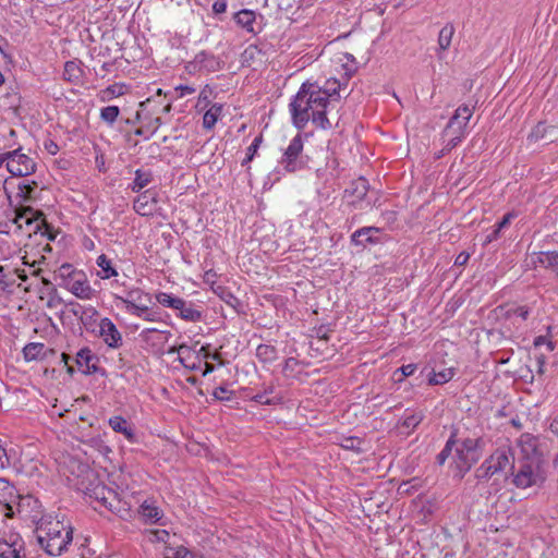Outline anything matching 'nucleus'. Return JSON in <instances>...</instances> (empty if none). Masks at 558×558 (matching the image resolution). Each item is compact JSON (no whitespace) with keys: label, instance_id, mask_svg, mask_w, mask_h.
Masks as SVG:
<instances>
[{"label":"nucleus","instance_id":"obj_1","mask_svg":"<svg viewBox=\"0 0 558 558\" xmlns=\"http://www.w3.org/2000/svg\"><path fill=\"white\" fill-rule=\"evenodd\" d=\"M325 92H320L315 83L302 84L290 104L293 122L298 129H304L308 121L316 126L327 130L332 126L328 118L329 105Z\"/></svg>","mask_w":558,"mask_h":558},{"label":"nucleus","instance_id":"obj_2","mask_svg":"<svg viewBox=\"0 0 558 558\" xmlns=\"http://www.w3.org/2000/svg\"><path fill=\"white\" fill-rule=\"evenodd\" d=\"M73 539V529L59 519H43L37 527V541L50 556L68 551Z\"/></svg>","mask_w":558,"mask_h":558},{"label":"nucleus","instance_id":"obj_3","mask_svg":"<svg viewBox=\"0 0 558 558\" xmlns=\"http://www.w3.org/2000/svg\"><path fill=\"white\" fill-rule=\"evenodd\" d=\"M511 475L517 488L539 487L546 480L545 461L543 458L517 459Z\"/></svg>","mask_w":558,"mask_h":558},{"label":"nucleus","instance_id":"obj_4","mask_svg":"<svg viewBox=\"0 0 558 558\" xmlns=\"http://www.w3.org/2000/svg\"><path fill=\"white\" fill-rule=\"evenodd\" d=\"M485 440L482 437L457 439L454 445L453 463L463 477L483 456Z\"/></svg>","mask_w":558,"mask_h":558},{"label":"nucleus","instance_id":"obj_5","mask_svg":"<svg viewBox=\"0 0 558 558\" xmlns=\"http://www.w3.org/2000/svg\"><path fill=\"white\" fill-rule=\"evenodd\" d=\"M515 459L509 446L498 447L483 463L475 470V477L478 481H488L493 475L506 473L514 468Z\"/></svg>","mask_w":558,"mask_h":558},{"label":"nucleus","instance_id":"obj_6","mask_svg":"<svg viewBox=\"0 0 558 558\" xmlns=\"http://www.w3.org/2000/svg\"><path fill=\"white\" fill-rule=\"evenodd\" d=\"M8 171L14 177H27L36 171V162L19 147L10 151Z\"/></svg>","mask_w":558,"mask_h":558},{"label":"nucleus","instance_id":"obj_7","mask_svg":"<svg viewBox=\"0 0 558 558\" xmlns=\"http://www.w3.org/2000/svg\"><path fill=\"white\" fill-rule=\"evenodd\" d=\"M14 217L12 222L16 225L17 229H22L20 218H25V225L31 226L36 223L34 232H40L41 234L48 233L49 226L44 218V214L39 210H35L31 206H21L14 210Z\"/></svg>","mask_w":558,"mask_h":558},{"label":"nucleus","instance_id":"obj_8","mask_svg":"<svg viewBox=\"0 0 558 558\" xmlns=\"http://www.w3.org/2000/svg\"><path fill=\"white\" fill-rule=\"evenodd\" d=\"M303 140L301 135L294 136L286 148L279 163L288 172H295L303 167Z\"/></svg>","mask_w":558,"mask_h":558},{"label":"nucleus","instance_id":"obj_9","mask_svg":"<svg viewBox=\"0 0 558 558\" xmlns=\"http://www.w3.org/2000/svg\"><path fill=\"white\" fill-rule=\"evenodd\" d=\"M117 299L124 304L125 310L132 315L137 312H145L147 305L151 304L150 295L138 288L132 289L126 292L125 296H117Z\"/></svg>","mask_w":558,"mask_h":558},{"label":"nucleus","instance_id":"obj_10","mask_svg":"<svg viewBox=\"0 0 558 558\" xmlns=\"http://www.w3.org/2000/svg\"><path fill=\"white\" fill-rule=\"evenodd\" d=\"M102 507L107 508L113 513H120L124 510L122 501L119 499L117 493L106 486L98 485L93 489L92 495Z\"/></svg>","mask_w":558,"mask_h":558},{"label":"nucleus","instance_id":"obj_11","mask_svg":"<svg viewBox=\"0 0 558 558\" xmlns=\"http://www.w3.org/2000/svg\"><path fill=\"white\" fill-rule=\"evenodd\" d=\"M20 498L17 489L8 480L0 477V504L5 508L7 518H13V506Z\"/></svg>","mask_w":558,"mask_h":558},{"label":"nucleus","instance_id":"obj_12","mask_svg":"<svg viewBox=\"0 0 558 558\" xmlns=\"http://www.w3.org/2000/svg\"><path fill=\"white\" fill-rule=\"evenodd\" d=\"M0 558H26L24 541L20 535L12 534L8 539H0Z\"/></svg>","mask_w":558,"mask_h":558},{"label":"nucleus","instance_id":"obj_13","mask_svg":"<svg viewBox=\"0 0 558 558\" xmlns=\"http://www.w3.org/2000/svg\"><path fill=\"white\" fill-rule=\"evenodd\" d=\"M157 194L147 190L135 198L133 208L141 216H151L157 211Z\"/></svg>","mask_w":558,"mask_h":558},{"label":"nucleus","instance_id":"obj_14","mask_svg":"<svg viewBox=\"0 0 558 558\" xmlns=\"http://www.w3.org/2000/svg\"><path fill=\"white\" fill-rule=\"evenodd\" d=\"M527 265L550 269L558 277V251L533 253L527 258Z\"/></svg>","mask_w":558,"mask_h":558},{"label":"nucleus","instance_id":"obj_15","mask_svg":"<svg viewBox=\"0 0 558 558\" xmlns=\"http://www.w3.org/2000/svg\"><path fill=\"white\" fill-rule=\"evenodd\" d=\"M99 335L110 348L117 349L122 344V336L109 318L100 320Z\"/></svg>","mask_w":558,"mask_h":558},{"label":"nucleus","instance_id":"obj_16","mask_svg":"<svg viewBox=\"0 0 558 558\" xmlns=\"http://www.w3.org/2000/svg\"><path fill=\"white\" fill-rule=\"evenodd\" d=\"M537 445L538 440L536 437L531 434H522L519 438L520 457L518 459L543 458Z\"/></svg>","mask_w":558,"mask_h":558},{"label":"nucleus","instance_id":"obj_17","mask_svg":"<svg viewBox=\"0 0 558 558\" xmlns=\"http://www.w3.org/2000/svg\"><path fill=\"white\" fill-rule=\"evenodd\" d=\"M473 114V108L468 105H461L454 111L447 124V132H451V129L459 128L460 131L465 132L466 125Z\"/></svg>","mask_w":558,"mask_h":558},{"label":"nucleus","instance_id":"obj_18","mask_svg":"<svg viewBox=\"0 0 558 558\" xmlns=\"http://www.w3.org/2000/svg\"><path fill=\"white\" fill-rule=\"evenodd\" d=\"M146 113H148V119L142 121L144 124L143 126L136 129L134 131V134L137 136H145L148 138L149 136L154 135L159 126L161 125V118L160 117H153L155 113H157L156 109H150L149 107L146 109Z\"/></svg>","mask_w":558,"mask_h":558},{"label":"nucleus","instance_id":"obj_19","mask_svg":"<svg viewBox=\"0 0 558 558\" xmlns=\"http://www.w3.org/2000/svg\"><path fill=\"white\" fill-rule=\"evenodd\" d=\"M97 357L93 354L92 350L87 347L82 348L75 357V363L78 369L84 374H92L97 371V367L94 363Z\"/></svg>","mask_w":558,"mask_h":558},{"label":"nucleus","instance_id":"obj_20","mask_svg":"<svg viewBox=\"0 0 558 558\" xmlns=\"http://www.w3.org/2000/svg\"><path fill=\"white\" fill-rule=\"evenodd\" d=\"M38 183L35 180H23L17 184L16 198L21 203H33L37 198Z\"/></svg>","mask_w":558,"mask_h":558},{"label":"nucleus","instance_id":"obj_21","mask_svg":"<svg viewBox=\"0 0 558 558\" xmlns=\"http://www.w3.org/2000/svg\"><path fill=\"white\" fill-rule=\"evenodd\" d=\"M180 303L181 304L178 305L175 311L179 312L178 315L182 319H184L186 322H192V323L202 320L203 314H202V310L199 308V306L193 304L192 302H187L183 299H181Z\"/></svg>","mask_w":558,"mask_h":558},{"label":"nucleus","instance_id":"obj_22","mask_svg":"<svg viewBox=\"0 0 558 558\" xmlns=\"http://www.w3.org/2000/svg\"><path fill=\"white\" fill-rule=\"evenodd\" d=\"M555 131V126L546 125L545 123L539 122L533 128L527 136V140L530 142L545 141V143H553L556 140L553 134Z\"/></svg>","mask_w":558,"mask_h":558},{"label":"nucleus","instance_id":"obj_23","mask_svg":"<svg viewBox=\"0 0 558 558\" xmlns=\"http://www.w3.org/2000/svg\"><path fill=\"white\" fill-rule=\"evenodd\" d=\"M233 20L235 21L238 26L242 27L246 32L256 33L254 27L256 22L255 11L243 9L233 15Z\"/></svg>","mask_w":558,"mask_h":558},{"label":"nucleus","instance_id":"obj_24","mask_svg":"<svg viewBox=\"0 0 558 558\" xmlns=\"http://www.w3.org/2000/svg\"><path fill=\"white\" fill-rule=\"evenodd\" d=\"M109 426L116 432L123 434L125 438L134 442L135 441V433L129 422L122 416H112L109 418Z\"/></svg>","mask_w":558,"mask_h":558},{"label":"nucleus","instance_id":"obj_25","mask_svg":"<svg viewBox=\"0 0 558 558\" xmlns=\"http://www.w3.org/2000/svg\"><path fill=\"white\" fill-rule=\"evenodd\" d=\"M425 414L423 411H413L405 415L404 418L399 423V428L402 434L410 435L418 424L424 420Z\"/></svg>","mask_w":558,"mask_h":558},{"label":"nucleus","instance_id":"obj_26","mask_svg":"<svg viewBox=\"0 0 558 558\" xmlns=\"http://www.w3.org/2000/svg\"><path fill=\"white\" fill-rule=\"evenodd\" d=\"M173 352H177L179 354V361L184 367L190 368L192 371L198 369L201 367V364H202L201 359H197V363L196 362L189 363V360L192 355V350L189 345L181 344L178 348H175V347L171 348L169 350V353H173Z\"/></svg>","mask_w":558,"mask_h":558},{"label":"nucleus","instance_id":"obj_27","mask_svg":"<svg viewBox=\"0 0 558 558\" xmlns=\"http://www.w3.org/2000/svg\"><path fill=\"white\" fill-rule=\"evenodd\" d=\"M531 310L527 305H507L500 307L506 318H520L523 322L530 317Z\"/></svg>","mask_w":558,"mask_h":558},{"label":"nucleus","instance_id":"obj_28","mask_svg":"<svg viewBox=\"0 0 558 558\" xmlns=\"http://www.w3.org/2000/svg\"><path fill=\"white\" fill-rule=\"evenodd\" d=\"M368 181L364 178H359L352 181L350 187L345 190V193L355 197L356 201H363L368 192Z\"/></svg>","mask_w":558,"mask_h":558},{"label":"nucleus","instance_id":"obj_29","mask_svg":"<svg viewBox=\"0 0 558 558\" xmlns=\"http://www.w3.org/2000/svg\"><path fill=\"white\" fill-rule=\"evenodd\" d=\"M69 290L78 299L90 300L93 298V289L88 284L87 280L76 279L74 280Z\"/></svg>","mask_w":558,"mask_h":558},{"label":"nucleus","instance_id":"obj_30","mask_svg":"<svg viewBox=\"0 0 558 558\" xmlns=\"http://www.w3.org/2000/svg\"><path fill=\"white\" fill-rule=\"evenodd\" d=\"M83 75V71L75 60L66 61L63 70V78L70 83L77 84Z\"/></svg>","mask_w":558,"mask_h":558},{"label":"nucleus","instance_id":"obj_31","mask_svg":"<svg viewBox=\"0 0 558 558\" xmlns=\"http://www.w3.org/2000/svg\"><path fill=\"white\" fill-rule=\"evenodd\" d=\"M140 513L146 522L155 523L160 520V509L148 500H145L140 507Z\"/></svg>","mask_w":558,"mask_h":558},{"label":"nucleus","instance_id":"obj_32","mask_svg":"<svg viewBox=\"0 0 558 558\" xmlns=\"http://www.w3.org/2000/svg\"><path fill=\"white\" fill-rule=\"evenodd\" d=\"M379 231L378 228H375V227H364V228H361L359 230H356L352 236H351V241L355 244V245H365V243H373L374 240L372 238V233H377Z\"/></svg>","mask_w":558,"mask_h":558},{"label":"nucleus","instance_id":"obj_33","mask_svg":"<svg viewBox=\"0 0 558 558\" xmlns=\"http://www.w3.org/2000/svg\"><path fill=\"white\" fill-rule=\"evenodd\" d=\"M222 113V106L214 104L206 110L203 117V126L207 130H211L217 123L218 119Z\"/></svg>","mask_w":558,"mask_h":558},{"label":"nucleus","instance_id":"obj_34","mask_svg":"<svg viewBox=\"0 0 558 558\" xmlns=\"http://www.w3.org/2000/svg\"><path fill=\"white\" fill-rule=\"evenodd\" d=\"M153 181V173L149 170L137 169L135 178L132 183V191L140 192L142 189L149 185Z\"/></svg>","mask_w":558,"mask_h":558},{"label":"nucleus","instance_id":"obj_35","mask_svg":"<svg viewBox=\"0 0 558 558\" xmlns=\"http://www.w3.org/2000/svg\"><path fill=\"white\" fill-rule=\"evenodd\" d=\"M454 26L451 23H447L439 32L438 45L440 50H447L454 34Z\"/></svg>","mask_w":558,"mask_h":558},{"label":"nucleus","instance_id":"obj_36","mask_svg":"<svg viewBox=\"0 0 558 558\" xmlns=\"http://www.w3.org/2000/svg\"><path fill=\"white\" fill-rule=\"evenodd\" d=\"M256 356L263 363H270L277 359V349L270 344H259L256 349Z\"/></svg>","mask_w":558,"mask_h":558},{"label":"nucleus","instance_id":"obj_37","mask_svg":"<svg viewBox=\"0 0 558 558\" xmlns=\"http://www.w3.org/2000/svg\"><path fill=\"white\" fill-rule=\"evenodd\" d=\"M274 386L267 387L263 392L255 395L252 400L260 404H275L281 400L277 395H274Z\"/></svg>","mask_w":558,"mask_h":558},{"label":"nucleus","instance_id":"obj_38","mask_svg":"<svg viewBox=\"0 0 558 558\" xmlns=\"http://www.w3.org/2000/svg\"><path fill=\"white\" fill-rule=\"evenodd\" d=\"M465 132L460 131L459 128L451 129V132H447V128L444 131V137L447 138V143L445 145L444 150H451L454 148L461 140L464 137Z\"/></svg>","mask_w":558,"mask_h":558},{"label":"nucleus","instance_id":"obj_39","mask_svg":"<svg viewBox=\"0 0 558 558\" xmlns=\"http://www.w3.org/2000/svg\"><path fill=\"white\" fill-rule=\"evenodd\" d=\"M44 343L32 342L24 347L23 354L26 361H33L44 355Z\"/></svg>","mask_w":558,"mask_h":558},{"label":"nucleus","instance_id":"obj_40","mask_svg":"<svg viewBox=\"0 0 558 558\" xmlns=\"http://www.w3.org/2000/svg\"><path fill=\"white\" fill-rule=\"evenodd\" d=\"M149 543H162L165 546L170 543V533L166 530H147L145 532Z\"/></svg>","mask_w":558,"mask_h":558},{"label":"nucleus","instance_id":"obj_41","mask_svg":"<svg viewBox=\"0 0 558 558\" xmlns=\"http://www.w3.org/2000/svg\"><path fill=\"white\" fill-rule=\"evenodd\" d=\"M97 265L101 268L102 279H109L111 277L118 276V271L111 266L110 259L105 254L98 256Z\"/></svg>","mask_w":558,"mask_h":558},{"label":"nucleus","instance_id":"obj_42","mask_svg":"<svg viewBox=\"0 0 558 558\" xmlns=\"http://www.w3.org/2000/svg\"><path fill=\"white\" fill-rule=\"evenodd\" d=\"M457 442L456 433H452L447 440L444 449L437 454L436 461L439 465H444L447 459L452 454V450Z\"/></svg>","mask_w":558,"mask_h":558},{"label":"nucleus","instance_id":"obj_43","mask_svg":"<svg viewBox=\"0 0 558 558\" xmlns=\"http://www.w3.org/2000/svg\"><path fill=\"white\" fill-rule=\"evenodd\" d=\"M453 377V369L452 368H446L440 372H434L429 378L428 384L429 385H442L448 383Z\"/></svg>","mask_w":558,"mask_h":558},{"label":"nucleus","instance_id":"obj_44","mask_svg":"<svg viewBox=\"0 0 558 558\" xmlns=\"http://www.w3.org/2000/svg\"><path fill=\"white\" fill-rule=\"evenodd\" d=\"M69 306H71L70 312L77 317L84 325H86L85 316H87L88 313H90V317L97 314L96 310L93 307L84 308L81 304L76 302H70Z\"/></svg>","mask_w":558,"mask_h":558},{"label":"nucleus","instance_id":"obj_45","mask_svg":"<svg viewBox=\"0 0 558 558\" xmlns=\"http://www.w3.org/2000/svg\"><path fill=\"white\" fill-rule=\"evenodd\" d=\"M320 92L326 93L327 97V104L329 106H332L333 102V96L337 95L338 90L340 89V83L336 80H328L323 87L319 86Z\"/></svg>","mask_w":558,"mask_h":558},{"label":"nucleus","instance_id":"obj_46","mask_svg":"<svg viewBox=\"0 0 558 558\" xmlns=\"http://www.w3.org/2000/svg\"><path fill=\"white\" fill-rule=\"evenodd\" d=\"M155 100L153 98H147L144 101L140 102V110L136 111L134 119H128L125 122L128 124H135L137 122L144 121L148 119V113H146V109L153 104Z\"/></svg>","mask_w":558,"mask_h":558},{"label":"nucleus","instance_id":"obj_47","mask_svg":"<svg viewBox=\"0 0 558 558\" xmlns=\"http://www.w3.org/2000/svg\"><path fill=\"white\" fill-rule=\"evenodd\" d=\"M156 300L159 304H161L165 307H169L172 310H177L178 305L181 304V298L173 296L170 293L160 292L156 295Z\"/></svg>","mask_w":558,"mask_h":558},{"label":"nucleus","instance_id":"obj_48","mask_svg":"<svg viewBox=\"0 0 558 558\" xmlns=\"http://www.w3.org/2000/svg\"><path fill=\"white\" fill-rule=\"evenodd\" d=\"M119 113H120L119 107L108 106V107H104L100 110V118L102 121H105L109 125H112L116 122L117 118L119 117Z\"/></svg>","mask_w":558,"mask_h":558},{"label":"nucleus","instance_id":"obj_49","mask_svg":"<svg viewBox=\"0 0 558 558\" xmlns=\"http://www.w3.org/2000/svg\"><path fill=\"white\" fill-rule=\"evenodd\" d=\"M213 397L218 401H230L234 398V392L226 387H218L213 391Z\"/></svg>","mask_w":558,"mask_h":558},{"label":"nucleus","instance_id":"obj_50","mask_svg":"<svg viewBox=\"0 0 558 558\" xmlns=\"http://www.w3.org/2000/svg\"><path fill=\"white\" fill-rule=\"evenodd\" d=\"M362 440L357 437H347L342 440L341 447L347 450L361 451Z\"/></svg>","mask_w":558,"mask_h":558},{"label":"nucleus","instance_id":"obj_51","mask_svg":"<svg viewBox=\"0 0 558 558\" xmlns=\"http://www.w3.org/2000/svg\"><path fill=\"white\" fill-rule=\"evenodd\" d=\"M134 316L141 317L147 322H159L160 320L159 313L150 310L149 305H147V310L145 312H143V313L137 312L136 314H134Z\"/></svg>","mask_w":558,"mask_h":558},{"label":"nucleus","instance_id":"obj_52","mask_svg":"<svg viewBox=\"0 0 558 558\" xmlns=\"http://www.w3.org/2000/svg\"><path fill=\"white\" fill-rule=\"evenodd\" d=\"M299 366V361L294 357H289L286 360L283 365V374L284 376H293L295 368Z\"/></svg>","mask_w":558,"mask_h":558},{"label":"nucleus","instance_id":"obj_53","mask_svg":"<svg viewBox=\"0 0 558 558\" xmlns=\"http://www.w3.org/2000/svg\"><path fill=\"white\" fill-rule=\"evenodd\" d=\"M14 283L13 275L7 274L5 267L0 266V287L8 288Z\"/></svg>","mask_w":558,"mask_h":558},{"label":"nucleus","instance_id":"obj_54","mask_svg":"<svg viewBox=\"0 0 558 558\" xmlns=\"http://www.w3.org/2000/svg\"><path fill=\"white\" fill-rule=\"evenodd\" d=\"M416 369V365L415 364H408V365H403L401 366L398 371L401 372V377L398 378L397 380L400 381L402 380L404 377H408V376H411L414 374Z\"/></svg>","mask_w":558,"mask_h":558},{"label":"nucleus","instance_id":"obj_55","mask_svg":"<svg viewBox=\"0 0 558 558\" xmlns=\"http://www.w3.org/2000/svg\"><path fill=\"white\" fill-rule=\"evenodd\" d=\"M208 86H205V88L201 92L198 97L197 107H201L202 109H205L209 104V92L207 90Z\"/></svg>","mask_w":558,"mask_h":558},{"label":"nucleus","instance_id":"obj_56","mask_svg":"<svg viewBox=\"0 0 558 558\" xmlns=\"http://www.w3.org/2000/svg\"><path fill=\"white\" fill-rule=\"evenodd\" d=\"M543 344L547 345L548 351H553L555 349L554 343L548 340L545 336H538L534 339V347H541Z\"/></svg>","mask_w":558,"mask_h":558},{"label":"nucleus","instance_id":"obj_57","mask_svg":"<svg viewBox=\"0 0 558 558\" xmlns=\"http://www.w3.org/2000/svg\"><path fill=\"white\" fill-rule=\"evenodd\" d=\"M187 555L189 550L183 546H179L174 548L173 556H170L168 553H166L165 558H185Z\"/></svg>","mask_w":558,"mask_h":558},{"label":"nucleus","instance_id":"obj_58","mask_svg":"<svg viewBox=\"0 0 558 558\" xmlns=\"http://www.w3.org/2000/svg\"><path fill=\"white\" fill-rule=\"evenodd\" d=\"M227 10V0H215L213 3V11L215 14L225 13Z\"/></svg>","mask_w":558,"mask_h":558},{"label":"nucleus","instance_id":"obj_59","mask_svg":"<svg viewBox=\"0 0 558 558\" xmlns=\"http://www.w3.org/2000/svg\"><path fill=\"white\" fill-rule=\"evenodd\" d=\"M10 464V459L5 449L0 445V470L5 469Z\"/></svg>","mask_w":558,"mask_h":558},{"label":"nucleus","instance_id":"obj_60","mask_svg":"<svg viewBox=\"0 0 558 558\" xmlns=\"http://www.w3.org/2000/svg\"><path fill=\"white\" fill-rule=\"evenodd\" d=\"M470 255L466 252H461L454 260V265L464 266L469 262Z\"/></svg>","mask_w":558,"mask_h":558},{"label":"nucleus","instance_id":"obj_61","mask_svg":"<svg viewBox=\"0 0 558 558\" xmlns=\"http://www.w3.org/2000/svg\"><path fill=\"white\" fill-rule=\"evenodd\" d=\"M175 90L180 92V97L195 93V88L189 85H180L175 88Z\"/></svg>","mask_w":558,"mask_h":558},{"label":"nucleus","instance_id":"obj_62","mask_svg":"<svg viewBox=\"0 0 558 558\" xmlns=\"http://www.w3.org/2000/svg\"><path fill=\"white\" fill-rule=\"evenodd\" d=\"M513 217H514V216H513V214H511V213H509V214L505 215V216L502 217L501 221H499V222H498V225H497L498 230H500V231H501L502 229H505V228L510 223V221H511V219H512Z\"/></svg>","mask_w":558,"mask_h":558},{"label":"nucleus","instance_id":"obj_63","mask_svg":"<svg viewBox=\"0 0 558 558\" xmlns=\"http://www.w3.org/2000/svg\"><path fill=\"white\" fill-rule=\"evenodd\" d=\"M12 225H14L12 219L10 221H0V233L9 234Z\"/></svg>","mask_w":558,"mask_h":558},{"label":"nucleus","instance_id":"obj_64","mask_svg":"<svg viewBox=\"0 0 558 558\" xmlns=\"http://www.w3.org/2000/svg\"><path fill=\"white\" fill-rule=\"evenodd\" d=\"M59 272H60V276H61V277L70 276V275L72 274V265H70V264H63V265L59 268Z\"/></svg>","mask_w":558,"mask_h":558}]
</instances>
